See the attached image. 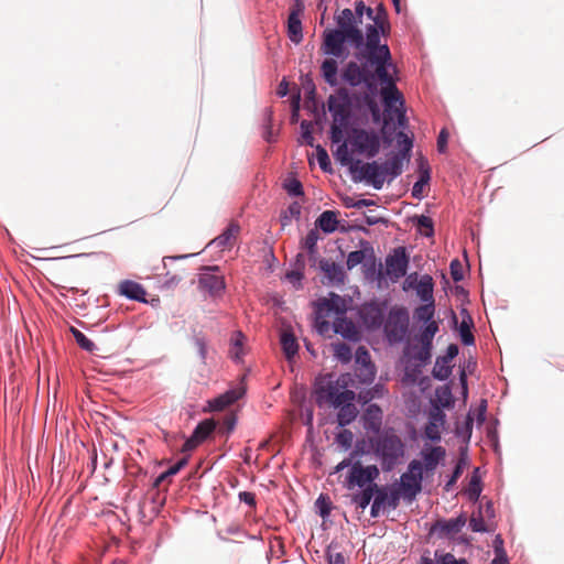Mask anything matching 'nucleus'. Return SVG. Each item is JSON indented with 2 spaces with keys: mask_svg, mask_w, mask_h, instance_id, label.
<instances>
[{
  "mask_svg": "<svg viewBox=\"0 0 564 564\" xmlns=\"http://www.w3.org/2000/svg\"><path fill=\"white\" fill-rule=\"evenodd\" d=\"M384 335L390 344L403 341L409 333V312L403 306L392 307L386 319H383Z\"/></svg>",
  "mask_w": 564,
  "mask_h": 564,
  "instance_id": "7",
  "label": "nucleus"
},
{
  "mask_svg": "<svg viewBox=\"0 0 564 564\" xmlns=\"http://www.w3.org/2000/svg\"><path fill=\"white\" fill-rule=\"evenodd\" d=\"M316 228L321 229L325 234H332L337 230L338 219L337 213L333 210L323 212L316 219Z\"/></svg>",
  "mask_w": 564,
  "mask_h": 564,
  "instance_id": "28",
  "label": "nucleus"
},
{
  "mask_svg": "<svg viewBox=\"0 0 564 564\" xmlns=\"http://www.w3.org/2000/svg\"><path fill=\"white\" fill-rule=\"evenodd\" d=\"M380 471L376 465L364 466L359 460L355 462L346 478L348 488L358 486L366 488L379 477Z\"/></svg>",
  "mask_w": 564,
  "mask_h": 564,
  "instance_id": "12",
  "label": "nucleus"
},
{
  "mask_svg": "<svg viewBox=\"0 0 564 564\" xmlns=\"http://www.w3.org/2000/svg\"><path fill=\"white\" fill-rule=\"evenodd\" d=\"M327 108L332 113L333 122L347 124L350 119V100L347 89L339 88L336 94L327 98Z\"/></svg>",
  "mask_w": 564,
  "mask_h": 564,
  "instance_id": "11",
  "label": "nucleus"
},
{
  "mask_svg": "<svg viewBox=\"0 0 564 564\" xmlns=\"http://www.w3.org/2000/svg\"><path fill=\"white\" fill-rule=\"evenodd\" d=\"M321 74L324 80L332 87L339 84L338 80V64L335 58H326L321 65Z\"/></svg>",
  "mask_w": 564,
  "mask_h": 564,
  "instance_id": "27",
  "label": "nucleus"
},
{
  "mask_svg": "<svg viewBox=\"0 0 564 564\" xmlns=\"http://www.w3.org/2000/svg\"><path fill=\"white\" fill-rule=\"evenodd\" d=\"M165 276L166 279L163 281V286L169 290L174 289L183 280L182 273L171 274L166 272Z\"/></svg>",
  "mask_w": 564,
  "mask_h": 564,
  "instance_id": "57",
  "label": "nucleus"
},
{
  "mask_svg": "<svg viewBox=\"0 0 564 564\" xmlns=\"http://www.w3.org/2000/svg\"><path fill=\"white\" fill-rule=\"evenodd\" d=\"M347 124L333 122L330 126V140L333 143H339L344 138V130Z\"/></svg>",
  "mask_w": 564,
  "mask_h": 564,
  "instance_id": "53",
  "label": "nucleus"
},
{
  "mask_svg": "<svg viewBox=\"0 0 564 564\" xmlns=\"http://www.w3.org/2000/svg\"><path fill=\"white\" fill-rule=\"evenodd\" d=\"M383 495L384 497V507H389L390 509H397L400 503V498L402 497L401 490L398 488H392L389 492L384 487H379L376 489V496L380 497Z\"/></svg>",
  "mask_w": 564,
  "mask_h": 564,
  "instance_id": "32",
  "label": "nucleus"
},
{
  "mask_svg": "<svg viewBox=\"0 0 564 564\" xmlns=\"http://www.w3.org/2000/svg\"><path fill=\"white\" fill-rule=\"evenodd\" d=\"M296 270L288 272L286 278L291 281H300L303 278L302 269L304 268V258L302 253L296 256Z\"/></svg>",
  "mask_w": 564,
  "mask_h": 564,
  "instance_id": "54",
  "label": "nucleus"
},
{
  "mask_svg": "<svg viewBox=\"0 0 564 564\" xmlns=\"http://www.w3.org/2000/svg\"><path fill=\"white\" fill-rule=\"evenodd\" d=\"M218 267H207L198 276V288L208 292L212 296L219 295L225 290V279L223 275L215 274Z\"/></svg>",
  "mask_w": 564,
  "mask_h": 564,
  "instance_id": "15",
  "label": "nucleus"
},
{
  "mask_svg": "<svg viewBox=\"0 0 564 564\" xmlns=\"http://www.w3.org/2000/svg\"><path fill=\"white\" fill-rule=\"evenodd\" d=\"M335 156L343 165L350 164L351 167L356 164V162L352 163V158L348 151V145L346 142H343L341 144L338 145L335 152Z\"/></svg>",
  "mask_w": 564,
  "mask_h": 564,
  "instance_id": "44",
  "label": "nucleus"
},
{
  "mask_svg": "<svg viewBox=\"0 0 564 564\" xmlns=\"http://www.w3.org/2000/svg\"><path fill=\"white\" fill-rule=\"evenodd\" d=\"M284 188L292 196H301L304 194L302 183L296 178L286 180Z\"/></svg>",
  "mask_w": 564,
  "mask_h": 564,
  "instance_id": "49",
  "label": "nucleus"
},
{
  "mask_svg": "<svg viewBox=\"0 0 564 564\" xmlns=\"http://www.w3.org/2000/svg\"><path fill=\"white\" fill-rule=\"evenodd\" d=\"M432 357V345H426L425 343H420L419 347L414 348L413 358L420 362V365H425L431 360Z\"/></svg>",
  "mask_w": 564,
  "mask_h": 564,
  "instance_id": "41",
  "label": "nucleus"
},
{
  "mask_svg": "<svg viewBox=\"0 0 564 564\" xmlns=\"http://www.w3.org/2000/svg\"><path fill=\"white\" fill-rule=\"evenodd\" d=\"M397 143H398V147L400 148V152L399 153L402 154L403 158H409L410 159V152H411L412 147H413L412 138L409 137L403 131H399L397 133Z\"/></svg>",
  "mask_w": 564,
  "mask_h": 564,
  "instance_id": "39",
  "label": "nucleus"
},
{
  "mask_svg": "<svg viewBox=\"0 0 564 564\" xmlns=\"http://www.w3.org/2000/svg\"><path fill=\"white\" fill-rule=\"evenodd\" d=\"M340 297L335 295V316L333 321V332L341 335L348 340H358L359 330L355 323L345 316V310L338 306Z\"/></svg>",
  "mask_w": 564,
  "mask_h": 564,
  "instance_id": "14",
  "label": "nucleus"
},
{
  "mask_svg": "<svg viewBox=\"0 0 564 564\" xmlns=\"http://www.w3.org/2000/svg\"><path fill=\"white\" fill-rule=\"evenodd\" d=\"M390 32V23L388 21V14L382 4H379L376 9V15L373 17V24H369L366 28V36L364 35L362 48L356 53L358 61L367 59L368 62H379L382 64L383 61H391V52L387 44H380V33L386 36Z\"/></svg>",
  "mask_w": 564,
  "mask_h": 564,
  "instance_id": "2",
  "label": "nucleus"
},
{
  "mask_svg": "<svg viewBox=\"0 0 564 564\" xmlns=\"http://www.w3.org/2000/svg\"><path fill=\"white\" fill-rule=\"evenodd\" d=\"M434 313H435L434 302H431V303L425 302V304L415 308L414 317L420 322H424V323L429 324L430 322L433 321Z\"/></svg>",
  "mask_w": 564,
  "mask_h": 564,
  "instance_id": "36",
  "label": "nucleus"
},
{
  "mask_svg": "<svg viewBox=\"0 0 564 564\" xmlns=\"http://www.w3.org/2000/svg\"><path fill=\"white\" fill-rule=\"evenodd\" d=\"M242 390H229L224 394L215 398L213 401H210L209 406L214 411H221L227 406L231 405L232 403H235L237 400H239L242 397Z\"/></svg>",
  "mask_w": 564,
  "mask_h": 564,
  "instance_id": "26",
  "label": "nucleus"
},
{
  "mask_svg": "<svg viewBox=\"0 0 564 564\" xmlns=\"http://www.w3.org/2000/svg\"><path fill=\"white\" fill-rule=\"evenodd\" d=\"M72 333L80 348L87 351H93L95 349L96 345L89 338H87L84 333L76 328H72Z\"/></svg>",
  "mask_w": 564,
  "mask_h": 564,
  "instance_id": "45",
  "label": "nucleus"
},
{
  "mask_svg": "<svg viewBox=\"0 0 564 564\" xmlns=\"http://www.w3.org/2000/svg\"><path fill=\"white\" fill-rule=\"evenodd\" d=\"M452 373L449 361L438 357L435 361L432 375L438 380H446Z\"/></svg>",
  "mask_w": 564,
  "mask_h": 564,
  "instance_id": "38",
  "label": "nucleus"
},
{
  "mask_svg": "<svg viewBox=\"0 0 564 564\" xmlns=\"http://www.w3.org/2000/svg\"><path fill=\"white\" fill-rule=\"evenodd\" d=\"M355 150L368 158H375L380 150V137L375 131L366 129H354L350 138Z\"/></svg>",
  "mask_w": 564,
  "mask_h": 564,
  "instance_id": "10",
  "label": "nucleus"
},
{
  "mask_svg": "<svg viewBox=\"0 0 564 564\" xmlns=\"http://www.w3.org/2000/svg\"><path fill=\"white\" fill-rule=\"evenodd\" d=\"M371 65L376 68L377 78L383 85L380 93L387 110H391L397 104L402 107V95L400 94L391 74L389 73V67L392 65V59L383 61L382 64L379 62H371Z\"/></svg>",
  "mask_w": 564,
  "mask_h": 564,
  "instance_id": "8",
  "label": "nucleus"
},
{
  "mask_svg": "<svg viewBox=\"0 0 564 564\" xmlns=\"http://www.w3.org/2000/svg\"><path fill=\"white\" fill-rule=\"evenodd\" d=\"M359 456V451L358 449H354L349 457L343 459L335 468L336 471H340L343 470L344 468L346 467H350L352 466V464L355 463L354 459Z\"/></svg>",
  "mask_w": 564,
  "mask_h": 564,
  "instance_id": "61",
  "label": "nucleus"
},
{
  "mask_svg": "<svg viewBox=\"0 0 564 564\" xmlns=\"http://www.w3.org/2000/svg\"><path fill=\"white\" fill-rule=\"evenodd\" d=\"M360 317L367 328L378 329L383 324L384 314L378 304L369 303L360 308Z\"/></svg>",
  "mask_w": 564,
  "mask_h": 564,
  "instance_id": "18",
  "label": "nucleus"
},
{
  "mask_svg": "<svg viewBox=\"0 0 564 564\" xmlns=\"http://www.w3.org/2000/svg\"><path fill=\"white\" fill-rule=\"evenodd\" d=\"M417 227L426 237H431L434 234L433 220L427 216L422 215L417 218Z\"/></svg>",
  "mask_w": 564,
  "mask_h": 564,
  "instance_id": "51",
  "label": "nucleus"
},
{
  "mask_svg": "<svg viewBox=\"0 0 564 564\" xmlns=\"http://www.w3.org/2000/svg\"><path fill=\"white\" fill-rule=\"evenodd\" d=\"M359 63L348 62L341 72V79L351 87L365 85L366 88L376 87V68L367 59Z\"/></svg>",
  "mask_w": 564,
  "mask_h": 564,
  "instance_id": "6",
  "label": "nucleus"
},
{
  "mask_svg": "<svg viewBox=\"0 0 564 564\" xmlns=\"http://www.w3.org/2000/svg\"><path fill=\"white\" fill-rule=\"evenodd\" d=\"M378 489L377 484H370L359 494L352 496V502L360 509H366Z\"/></svg>",
  "mask_w": 564,
  "mask_h": 564,
  "instance_id": "31",
  "label": "nucleus"
},
{
  "mask_svg": "<svg viewBox=\"0 0 564 564\" xmlns=\"http://www.w3.org/2000/svg\"><path fill=\"white\" fill-rule=\"evenodd\" d=\"M215 427L216 424L213 420H204L195 427L192 435L199 443H202L209 436V434L215 430Z\"/></svg>",
  "mask_w": 564,
  "mask_h": 564,
  "instance_id": "35",
  "label": "nucleus"
},
{
  "mask_svg": "<svg viewBox=\"0 0 564 564\" xmlns=\"http://www.w3.org/2000/svg\"><path fill=\"white\" fill-rule=\"evenodd\" d=\"M465 523H466V519L463 516H460L458 518L449 519L447 521L440 523V527L444 533H446L448 535H454V534H457L458 532H460V530L465 525Z\"/></svg>",
  "mask_w": 564,
  "mask_h": 564,
  "instance_id": "37",
  "label": "nucleus"
},
{
  "mask_svg": "<svg viewBox=\"0 0 564 564\" xmlns=\"http://www.w3.org/2000/svg\"><path fill=\"white\" fill-rule=\"evenodd\" d=\"M319 232L317 228L311 229L306 237L302 240V247L307 250L310 260L315 261L317 256V241Z\"/></svg>",
  "mask_w": 564,
  "mask_h": 564,
  "instance_id": "34",
  "label": "nucleus"
},
{
  "mask_svg": "<svg viewBox=\"0 0 564 564\" xmlns=\"http://www.w3.org/2000/svg\"><path fill=\"white\" fill-rule=\"evenodd\" d=\"M365 258H366L365 250H356V251L349 252V254L347 257V261H346L347 269L348 270L354 269L358 264L362 263Z\"/></svg>",
  "mask_w": 564,
  "mask_h": 564,
  "instance_id": "47",
  "label": "nucleus"
},
{
  "mask_svg": "<svg viewBox=\"0 0 564 564\" xmlns=\"http://www.w3.org/2000/svg\"><path fill=\"white\" fill-rule=\"evenodd\" d=\"M317 161L323 171H328V166L330 163L329 156H328L326 150H324L321 147H317Z\"/></svg>",
  "mask_w": 564,
  "mask_h": 564,
  "instance_id": "60",
  "label": "nucleus"
},
{
  "mask_svg": "<svg viewBox=\"0 0 564 564\" xmlns=\"http://www.w3.org/2000/svg\"><path fill=\"white\" fill-rule=\"evenodd\" d=\"M336 409H338L337 422L339 426H346L350 424L358 414V409L354 404V401H345Z\"/></svg>",
  "mask_w": 564,
  "mask_h": 564,
  "instance_id": "29",
  "label": "nucleus"
},
{
  "mask_svg": "<svg viewBox=\"0 0 564 564\" xmlns=\"http://www.w3.org/2000/svg\"><path fill=\"white\" fill-rule=\"evenodd\" d=\"M438 332V324L435 321L430 322L420 333L419 341L426 345H433V338Z\"/></svg>",
  "mask_w": 564,
  "mask_h": 564,
  "instance_id": "40",
  "label": "nucleus"
},
{
  "mask_svg": "<svg viewBox=\"0 0 564 564\" xmlns=\"http://www.w3.org/2000/svg\"><path fill=\"white\" fill-rule=\"evenodd\" d=\"M465 465H466V458L464 456H462L458 459L451 478L447 480V482L444 486L445 491H451L453 489L457 479L462 476Z\"/></svg>",
  "mask_w": 564,
  "mask_h": 564,
  "instance_id": "42",
  "label": "nucleus"
},
{
  "mask_svg": "<svg viewBox=\"0 0 564 564\" xmlns=\"http://www.w3.org/2000/svg\"><path fill=\"white\" fill-rule=\"evenodd\" d=\"M239 231L240 226L236 223H230L219 236L210 241L209 245L220 249L231 248L236 243Z\"/></svg>",
  "mask_w": 564,
  "mask_h": 564,
  "instance_id": "21",
  "label": "nucleus"
},
{
  "mask_svg": "<svg viewBox=\"0 0 564 564\" xmlns=\"http://www.w3.org/2000/svg\"><path fill=\"white\" fill-rule=\"evenodd\" d=\"M300 9H292L288 18V34L292 42L300 43L303 40Z\"/></svg>",
  "mask_w": 564,
  "mask_h": 564,
  "instance_id": "25",
  "label": "nucleus"
},
{
  "mask_svg": "<svg viewBox=\"0 0 564 564\" xmlns=\"http://www.w3.org/2000/svg\"><path fill=\"white\" fill-rule=\"evenodd\" d=\"M319 268L330 282L336 284L344 283L346 274L341 265L335 263L334 261L322 259L319 261Z\"/></svg>",
  "mask_w": 564,
  "mask_h": 564,
  "instance_id": "23",
  "label": "nucleus"
},
{
  "mask_svg": "<svg viewBox=\"0 0 564 564\" xmlns=\"http://www.w3.org/2000/svg\"><path fill=\"white\" fill-rule=\"evenodd\" d=\"M436 395L443 406H449L453 402L451 390L447 387L437 389Z\"/></svg>",
  "mask_w": 564,
  "mask_h": 564,
  "instance_id": "58",
  "label": "nucleus"
},
{
  "mask_svg": "<svg viewBox=\"0 0 564 564\" xmlns=\"http://www.w3.org/2000/svg\"><path fill=\"white\" fill-rule=\"evenodd\" d=\"M281 346L286 359L291 360L299 350V344L295 336L290 332H283L281 335Z\"/></svg>",
  "mask_w": 564,
  "mask_h": 564,
  "instance_id": "33",
  "label": "nucleus"
},
{
  "mask_svg": "<svg viewBox=\"0 0 564 564\" xmlns=\"http://www.w3.org/2000/svg\"><path fill=\"white\" fill-rule=\"evenodd\" d=\"M243 339H245V336L240 332H237L231 339L232 344H231L230 355L236 360H239L241 358V356L243 355V351H242Z\"/></svg>",
  "mask_w": 564,
  "mask_h": 564,
  "instance_id": "43",
  "label": "nucleus"
},
{
  "mask_svg": "<svg viewBox=\"0 0 564 564\" xmlns=\"http://www.w3.org/2000/svg\"><path fill=\"white\" fill-rule=\"evenodd\" d=\"M434 282L431 275L424 274L415 284V291L417 296L423 302H434L433 297Z\"/></svg>",
  "mask_w": 564,
  "mask_h": 564,
  "instance_id": "30",
  "label": "nucleus"
},
{
  "mask_svg": "<svg viewBox=\"0 0 564 564\" xmlns=\"http://www.w3.org/2000/svg\"><path fill=\"white\" fill-rule=\"evenodd\" d=\"M445 422V414L440 410L435 409L430 413V421L425 427V435L431 441L441 440L440 426Z\"/></svg>",
  "mask_w": 564,
  "mask_h": 564,
  "instance_id": "22",
  "label": "nucleus"
},
{
  "mask_svg": "<svg viewBox=\"0 0 564 564\" xmlns=\"http://www.w3.org/2000/svg\"><path fill=\"white\" fill-rule=\"evenodd\" d=\"M118 293L127 299L147 303V291L138 282L132 280H123L118 284Z\"/></svg>",
  "mask_w": 564,
  "mask_h": 564,
  "instance_id": "20",
  "label": "nucleus"
},
{
  "mask_svg": "<svg viewBox=\"0 0 564 564\" xmlns=\"http://www.w3.org/2000/svg\"><path fill=\"white\" fill-rule=\"evenodd\" d=\"M469 527L474 532H484L486 531L484 519L479 517L473 516L469 520Z\"/></svg>",
  "mask_w": 564,
  "mask_h": 564,
  "instance_id": "64",
  "label": "nucleus"
},
{
  "mask_svg": "<svg viewBox=\"0 0 564 564\" xmlns=\"http://www.w3.org/2000/svg\"><path fill=\"white\" fill-rule=\"evenodd\" d=\"M419 171H420V177L419 180L421 183H425L429 185V182L431 180V171L427 161L422 159L419 164Z\"/></svg>",
  "mask_w": 564,
  "mask_h": 564,
  "instance_id": "59",
  "label": "nucleus"
},
{
  "mask_svg": "<svg viewBox=\"0 0 564 564\" xmlns=\"http://www.w3.org/2000/svg\"><path fill=\"white\" fill-rule=\"evenodd\" d=\"M404 160L409 161L410 159L403 158L400 153H395L382 164L356 161V164L351 166V172L358 173L359 180L367 181L376 189H381L386 181V175H390L394 178L402 173Z\"/></svg>",
  "mask_w": 564,
  "mask_h": 564,
  "instance_id": "4",
  "label": "nucleus"
},
{
  "mask_svg": "<svg viewBox=\"0 0 564 564\" xmlns=\"http://www.w3.org/2000/svg\"><path fill=\"white\" fill-rule=\"evenodd\" d=\"M316 507L319 510L321 517L326 518L330 513L332 502L328 497L321 495L316 500Z\"/></svg>",
  "mask_w": 564,
  "mask_h": 564,
  "instance_id": "52",
  "label": "nucleus"
},
{
  "mask_svg": "<svg viewBox=\"0 0 564 564\" xmlns=\"http://www.w3.org/2000/svg\"><path fill=\"white\" fill-rule=\"evenodd\" d=\"M335 316V297L332 300H325L319 304L315 327L318 334L323 336H328L330 330H333V321Z\"/></svg>",
  "mask_w": 564,
  "mask_h": 564,
  "instance_id": "16",
  "label": "nucleus"
},
{
  "mask_svg": "<svg viewBox=\"0 0 564 564\" xmlns=\"http://www.w3.org/2000/svg\"><path fill=\"white\" fill-rule=\"evenodd\" d=\"M446 451L443 446H430L421 451L422 473H434L437 465L444 460Z\"/></svg>",
  "mask_w": 564,
  "mask_h": 564,
  "instance_id": "17",
  "label": "nucleus"
},
{
  "mask_svg": "<svg viewBox=\"0 0 564 564\" xmlns=\"http://www.w3.org/2000/svg\"><path fill=\"white\" fill-rule=\"evenodd\" d=\"M352 382L349 373L339 376L326 375L321 377L315 383V401L318 406L337 408L345 401H355L356 393L349 389Z\"/></svg>",
  "mask_w": 564,
  "mask_h": 564,
  "instance_id": "3",
  "label": "nucleus"
},
{
  "mask_svg": "<svg viewBox=\"0 0 564 564\" xmlns=\"http://www.w3.org/2000/svg\"><path fill=\"white\" fill-rule=\"evenodd\" d=\"M370 442L383 471H391L404 456L405 445L393 431H384Z\"/></svg>",
  "mask_w": 564,
  "mask_h": 564,
  "instance_id": "5",
  "label": "nucleus"
},
{
  "mask_svg": "<svg viewBox=\"0 0 564 564\" xmlns=\"http://www.w3.org/2000/svg\"><path fill=\"white\" fill-rule=\"evenodd\" d=\"M364 426L373 432L379 431L382 423V411L377 404H370L362 414Z\"/></svg>",
  "mask_w": 564,
  "mask_h": 564,
  "instance_id": "24",
  "label": "nucleus"
},
{
  "mask_svg": "<svg viewBox=\"0 0 564 564\" xmlns=\"http://www.w3.org/2000/svg\"><path fill=\"white\" fill-rule=\"evenodd\" d=\"M422 463L417 459H413L409 463L408 470L400 477V486L398 489L401 490L402 497L412 501L422 490Z\"/></svg>",
  "mask_w": 564,
  "mask_h": 564,
  "instance_id": "9",
  "label": "nucleus"
},
{
  "mask_svg": "<svg viewBox=\"0 0 564 564\" xmlns=\"http://www.w3.org/2000/svg\"><path fill=\"white\" fill-rule=\"evenodd\" d=\"M467 492H468L470 500L476 501L479 498L480 492H481V486H480V480L476 476L471 477Z\"/></svg>",
  "mask_w": 564,
  "mask_h": 564,
  "instance_id": "55",
  "label": "nucleus"
},
{
  "mask_svg": "<svg viewBox=\"0 0 564 564\" xmlns=\"http://www.w3.org/2000/svg\"><path fill=\"white\" fill-rule=\"evenodd\" d=\"M335 21L337 28L326 29L322 34L321 51L323 54L336 58H346L348 51L345 43H349L359 52L364 45V33L358 26L354 12L346 8L335 17Z\"/></svg>",
  "mask_w": 564,
  "mask_h": 564,
  "instance_id": "1",
  "label": "nucleus"
},
{
  "mask_svg": "<svg viewBox=\"0 0 564 564\" xmlns=\"http://www.w3.org/2000/svg\"><path fill=\"white\" fill-rule=\"evenodd\" d=\"M459 334H460L462 343L464 345L469 346L475 343V337L470 330V325L466 321L462 322V324L459 326Z\"/></svg>",
  "mask_w": 564,
  "mask_h": 564,
  "instance_id": "50",
  "label": "nucleus"
},
{
  "mask_svg": "<svg viewBox=\"0 0 564 564\" xmlns=\"http://www.w3.org/2000/svg\"><path fill=\"white\" fill-rule=\"evenodd\" d=\"M376 91H377V86L376 87H371V88H367V91L364 93L360 97V104L361 106H367L369 104H371L372 101L376 100Z\"/></svg>",
  "mask_w": 564,
  "mask_h": 564,
  "instance_id": "63",
  "label": "nucleus"
},
{
  "mask_svg": "<svg viewBox=\"0 0 564 564\" xmlns=\"http://www.w3.org/2000/svg\"><path fill=\"white\" fill-rule=\"evenodd\" d=\"M335 356L343 362L351 359V349L347 344L339 343L334 346Z\"/></svg>",
  "mask_w": 564,
  "mask_h": 564,
  "instance_id": "48",
  "label": "nucleus"
},
{
  "mask_svg": "<svg viewBox=\"0 0 564 564\" xmlns=\"http://www.w3.org/2000/svg\"><path fill=\"white\" fill-rule=\"evenodd\" d=\"M336 443L344 451H347L351 447L354 441V434L349 430H343L336 435Z\"/></svg>",
  "mask_w": 564,
  "mask_h": 564,
  "instance_id": "46",
  "label": "nucleus"
},
{
  "mask_svg": "<svg viewBox=\"0 0 564 564\" xmlns=\"http://www.w3.org/2000/svg\"><path fill=\"white\" fill-rule=\"evenodd\" d=\"M449 269H451L452 279L455 282H459V281H462L464 279L463 265L459 262V260H457V259L453 260L451 262Z\"/></svg>",
  "mask_w": 564,
  "mask_h": 564,
  "instance_id": "56",
  "label": "nucleus"
},
{
  "mask_svg": "<svg viewBox=\"0 0 564 564\" xmlns=\"http://www.w3.org/2000/svg\"><path fill=\"white\" fill-rule=\"evenodd\" d=\"M409 257L404 247H398L386 258V274L392 282L406 274Z\"/></svg>",
  "mask_w": 564,
  "mask_h": 564,
  "instance_id": "13",
  "label": "nucleus"
},
{
  "mask_svg": "<svg viewBox=\"0 0 564 564\" xmlns=\"http://www.w3.org/2000/svg\"><path fill=\"white\" fill-rule=\"evenodd\" d=\"M356 362L359 365L358 368V377L361 378L364 382H370L375 378V366L370 360V355L365 347H359L356 351Z\"/></svg>",
  "mask_w": 564,
  "mask_h": 564,
  "instance_id": "19",
  "label": "nucleus"
},
{
  "mask_svg": "<svg viewBox=\"0 0 564 564\" xmlns=\"http://www.w3.org/2000/svg\"><path fill=\"white\" fill-rule=\"evenodd\" d=\"M384 508V497L381 495L380 497H375L373 502L371 505V517L377 518L381 511V509Z\"/></svg>",
  "mask_w": 564,
  "mask_h": 564,
  "instance_id": "62",
  "label": "nucleus"
}]
</instances>
